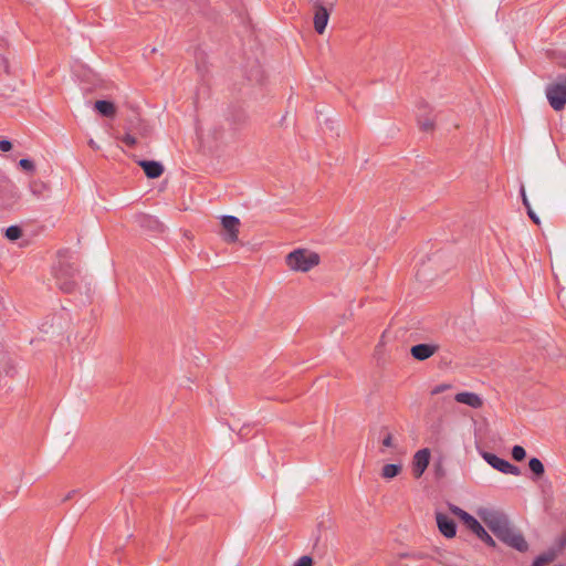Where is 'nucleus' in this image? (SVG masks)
<instances>
[{"instance_id": "obj_15", "label": "nucleus", "mask_w": 566, "mask_h": 566, "mask_svg": "<svg viewBox=\"0 0 566 566\" xmlns=\"http://www.w3.org/2000/svg\"><path fill=\"white\" fill-rule=\"evenodd\" d=\"M94 107L99 114L106 117H111L115 114V106L108 101H96Z\"/></svg>"}, {"instance_id": "obj_33", "label": "nucleus", "mask_w": 566, "mask_h": 566, "mask_svg": "<svg viewBox=\"0 0 566 566\" xmlns=\"http://www.w3.org/2000/svg\"><path fill=\"white\" fill-rule=\"evenodd\" d=\"M7 73L8 72V63L3 55L0 54V73Z\"/></svg>"}, {"instance_id": "obj_31", "label": "nucleus", "mask_w": 566, "mask_h": 566, "mask_svg": "<svg viewBox=\"0 0 566 566\" xmlns=\"http://www.w3.org/2000/svg\"><path fill=\"white\" fill-rule=\"evenodd\" d=\"M458 517H460L464 522L465 525H468L474 518V516H472L464 510Z\"/></svg>"}, {"instance_id": "obj_18", "label": "nucleus", "mask_w": 566, "mask_h": 566, "mask_svg": "<svg viewBox=\"0 0 566 566\" xmlns=\"http://www.w3.org/2000/svg\"><path fill=\"white\" fill-rule=\"evenodd\" d=\"M400 471H401L400 464L389 463V464H385L382 467L381 475L385 479H392V478L397 476Z\"/></svg>"}, {"instance_id": "obj_37", "label": "nucleus", "mask_w": 566, "mask_h": 566, "mask_svg": "<svg viewBox=\"0 0 566 566\" xmlns=\"http://www.w3.org/2000/svg\"><path fill=\"white\" fill-rule=\"evenodd\" d=\"M247 119V115L244 112L240 113L238 119H233L235 123H243Z\"/></svg>"}, {"instance_id": "obj_27", "label": "nucleus", "mask_w": 566, "mask_h": 566, "mask_svg": "<svg viewBox=\"0 0 566 566\" xmlns=\"http://www.w3.org/2000/svg\"><path fill=\"white\" fill-rule=\"evenodd\" d=\"M450 387H451V386H450V385H448V384H440V385H438V386H436V387H433V388H432V390H431V395H438V394H440V392H442V391H444V390L449 389Z\"/></svg>"}, {"instance_id": "obj_40", "label": "nucleus", "mask_w": 566, "mask_h": 566, "mask_svg": "<svg viewBox=\"0 0 566 566\" xmlns=\"http://www.w3.org/2000/svg\"><path fill=\"white\" fill-rule=\"evenodd\" d=\"M90 145H91L92 147H95V143H94L93 140H91V142H90Z\"/></svg>"}, {"instance_id": "obj_3", "label": "nucleus", "mask_w": 566, "mask_h": 566, "mask_svg": "<svg viewBox=\"0 0 566 566\" xmlns=\"http://www.w3.org/2000/svg\"><path fill=\"white\" fill-rule=\"evenodd\" d=\"M548 104L554 111H562L566 105V74H560L545 87Z\"/></svg>"}, {"instance_id": "obj_13", "label": "nucleus", "mask_w": 566, "mask_h": 566, "mask_svg": "<svg viewBox=\"0 0 566 566\" xmlns=\"http://www.w3.org/2000/svg\"><path fill=\"white\" fill-rule=\"evenodd\" d=\"M139 166L144 169L145 175L150 179L158 178L164 172L163 165L155 160H140Z\"/></svg>"}, {"instance_id": "obj_24", "label": "nucleus", "mask_w": 566, "mask_h": 566, "mask_svg": "<svg viewBox=\"0 0 566 566\" xmlns=\"http://www.w3.org/2000/svg\"><path fill=\"white\" fill-rule=\"evenodd\" d=\"M19 166L23 170H27V171H30V172L34 171V169H35L34 163L31 159H29V158L20 159Z\"/></svg>"}, {"instance_id": "obj_36", "label": "nucleus", "mask_w": 566, "mask_h": 566, "mask_svg": "<svg viewBox=\"0 0 566 566\" xmlns=\"http://www.w3.org/2000/svg\"><path fill=\"white\" fill-rule=\"evenodd\" d=\"M450 511L455 515L459 516L463 510L457 505H450Z\"/></svg>"}, {"instance_id": "obj_10", "label": "nucleus", "mask_w": 566, "mask_h": 566, "mask_svg": "<svg viewBox=\"0 0 566 566\" xmlns=\"http://www.w3.org/2000/svg\"><path fill=\"white\" fill-rule=\"evenodd\" d=\"M439 346L436 344H418L411 347L410 353L417 360H426L436 354Z\"/></svg>"}, {"instance_id": "obj_38", "label": "nucleus", "mask_w": 566, "mask_h": 566, "mask_svg": "<svg viewBox=\"0 0 566 566\" xmlns=\"http://www.w3.org/2000/svg\"><path fill=\"white\" fill-rule=\"evenodd\" d=\"M75 493H76V491H75V490H74V491H72V492H70V493L65 496L64 501L72 499V497H73V495H74Z\"/></svg>"}, {"instance_id": "obj_8", "label": "nucleus", "mask_w": 566, "mask_h": 566, "mask_svg": "<svg viewBox=\"0 0 566 566\" xmlns=\"http://www.w3.org/2000/svg\"><path fill=\"white\" fill-rule=\"evenodd\" d=\"M329 13L327 9L321 3H315L314 13V29L318 34H323L328 23Z\"/></svg>"}, {"instance_id": "obj_1", "label": "nucleus", "mask_w": 566, "mask_h": 566, "mask_svg": "<svg viewBox=\"0 0 566 566\" xmlns=\"http://www.w3.org/2000/svg\"><path fill=\"white\" fill-rule=\"evenodd\" d=\"M482 520L490 531L507 546L524 553L528 549V544L523 534L516 531L509 517L499 511H486Z\"/></svg>"}, {"instance_id": "obj_12", "label": "nucleus", "mask_w": 566, "mask_h": 566, "mask_svg": "<svg viewBox=\"0 0 566 566\" xmlns=\"http://www.w3.org/2000/svg\"><path fill=\"white\" fill-rule=\"evenodd\" d=\"M454 400L459 403H463L475 409L482 407L483 405L482 398L479 395L470 391L457 394L454 396Z\"/></svg>"}, {"instance_id": "obj_25", "label": "nucleus", "mask_w": 566, "mask_h": 566, "mask_svg": "<svg viewBox=\"0 0 566 566\" xmlns=\"http://www.w3.org/2000/svg\"><path fill=\"white\" fill-rule=\"evenodd\" d=\"M437 563L442 566H453L449 560V555L447 553H438V557H432Z\"/></svg>"}, {"instance_id": "obj_16", "label": "nucleus", "mask_w": 566, "mask_h": 566, "mask_svg": "<svg viewBox=\"0 0 566 566\" xmlns=\"http://www.w3.org/2000/svg\"><path fill=\"white\" fill-rule=\"evenodd\" d=\"M557 556V552L554 549H548L547 552L538 555L534 558L532 566H545L546 564L553 562Z\"/></svg>"}, {"instance_id": "obj_29", "label": "nucleus", "mask_w": 566, "mask_h": 566, "mask_svg": "<svg viewBox=\"0 0 566 566\" xmlns=\"http://www.w3.org/2000/svg\"><path fill=\"white\" fill-rule=\"evenodd\" d=\"M11 148H12V144L10 140H8V139L0 140V150L1 151L7 153V151L11 150Z\"/></svg>"}, {"instance_id": "obj_39", "label": "nucleus", "mask_w": 566, "mask_h": 566, "mask_svg": "<svg viewBox=\"0 0 566 566\" xmlns=\"http://www.w3.org/2000/svg\"><path fill=\"white\" fill-rule=\"evenodd\" d=\"M424 557H426V555H423V554L418 555V558H424Z\"/></svg>"}, {"instance_id": "obj_21", "label": "nucleus", "mask_w": 566, "mask_h": 566, "mask_svg": "<svg viewBox=\"0 0 566 566\" xmlns=\"http://www.w3.org/2000/svg\"><path fill=\"white\" fill-rule=\"evenodd\" d=\"M22 235V230L18 226H10L6 230V237L11 240H18Z\"/></svg>"}, {"instance_id": "obj_11", "label": "nucleus", "mask_w": 566, "mask_h": 566, "mask_svg": "<svg viewBox=\"0 0 566 566\" xmlns=\"http://www.w3.org/2000/svg\"><path fill=\"white\" fill-rule=\"evenodd\" d=\"M467 526L488 546L495 547L494 539L475 517Z\"/></svg>"}, {"instance_id": "obj_7", "label": "nucleus", "mask_w": 566, "mask_h": 566, "mask_svg": "<svg viewBox=\"0 0 566 566\" xmlns=\"http://www.w3.org/2000/svg\"><path fill=\"white\" fill-rule=\"evenodd\" d=\"M436 521L440 533L447 538H452L457 534V524L447 514L437 513Z\"/></svg>"}, {"instance_id": "obj_26", "label": "nucleus", "mask_w": 566, "mask_h": 566, "mask_svg": "<svg viewBox=\"0 0 566 566\" xmlns=\"http://www.w3.org/2000/svg\"><path fill=\"white\" fill-rule=\"evenodd\" d=\"M313 560L310 556H302L297 559L294 566H312Z\"/></svg>"}, {"instance_id": "obj_20", "label": "nucleus", "mask_w": 566, "mask_h": 566, "mask_svg": "<svg viewBox=\"0 0 566 566\" xmlns=\"http://www.w3.org/2000/svg\"><path fill=\"white\" fill-rule=\"evenodd\" d=\"M528 468L530 470L536 475V476H541L544 474L545 472V468H544V464L542 463V461L537 458H531L530 461H528Z\"/></svg>"}, {"instance_id": "obj_6", "label": "nucleus", "mask_w": 566, "mask_h": 566, "mask_svg": "<svg viewBox=\"0 0 566 566\" xmlns=\"http://www.w3.org/2000/svg\"><path fill=\"white\" fill-rule=\"evenodd\" d=\"M430 461V450L427 448L418 450L412 459V473L415 478H420L426 469L428 468Z\"/></svg>"}, {"instance_id": "obj_32", "label": "nucleus", "mask_w": 566, "mask_h": 566, "mask_svg": "<svg viewBox=\"0 0 566 566\" xmlns=\"http://www.w3.org/2000/svg\"><path fill=\"white\" fill-rule=\"evenodd\" d=\"M558 549L566 547V531L556 541Z\"/></svg>"}, {"instance_id": "obj_5", "label": "nucleus", "mask_w": 566, "mask_h": 566, "mask_svg": "<svg viewBox=\"0 0 566 566\" xmlns=\"http://www.w3.org/2000/svg\"><path fill=\"white\" fill-rule=\"evenodd\" d=\"M482 458L485 460L488 464H490L493 469L497 470L501 473L511 474L515 476L521 474V470L518 467L510 463L507 460L502 459L494 453L484 452L482 454Z\"/></svg>"}, {"instance_id": "obj_23", "label": "nucleus", "mask_w": 566, "mask_h": 566, "mask_svg": "<svg viewBox=\"0 0 566 566\" xmlns=\"http://www.w3.org/2000/svg\"><path fill=\"white\" fill-rule=\"evenodd\" d=\"M512 457L515 461H522L525 459L526 457V451L523 447L521 446H514L512 448Z\"/></svg>"}, {"instance_id": "obj_17", "label": "nucleus", "mask_w": 566, "mask_h": 566, "mask_svg": "<svg viewBox=\"0 0 566 566\" xmlns=\"http://www.w3.org/2000/svg\"><path fill=\"white\" fill-rule=\"evenodd\" d=\"M29 189L33 196L42 198L46 192V185L40 180H33L30 182Z\"/></svg>"}, {"instance_id": "obj_35", "label": "nucleus", "mask_w": 566, "mask_h": 566, "mask_svg": "<svg viewBox=\"0 0 566 566\" xmlns=\"http://www.w3.org/2000/svg\"><path fill=\"white\" fill-rule=\"evenodd\" d=\"M521 195H522V199H523V205L525 206L526 210H528V208H531V205L528 202V199L525 195V190L523 187L521 188Z\"/></svg>"}, {"instance_id": "obj_22", "label": "nucleus", "mask_w": 566, "mask_h": 566, "mask_svg": "<svg viewBox=\"0 0 566 566\" xmlns=\"http://www.w3.org/2000/svg\"><path fill=\"white\" fill-rule=\"evenodd\" d=\"M418 124L424 132L431 130L433 128V120L430 117L418 115Z\"/></svg>"}, {"instance_id": "obj_30", "label": "nucleus", "mask_w": 566, "mask_h": 566, "mask_svg": "<svg viewBox=\"0 0 566 566\" xmlns=\"http://www.w3.org/2000/svg\"><path fill=\"white\" fill-rule=\"evenodd\" d=\"M382 446L386 447V448H392L394 447V441H392V436L391 433H387L382 441H381Z\"/></svg>"}, {"instance_id": "obj_9", "label": "nucleus", "mask_w": 566, "mask_h": 566, "mask_svg": "<svg viewBox=\"0 0 566 566\" xmlns=\"http://www.w3.org/2000/svg\"><path fill=\"white\" fill-rule=\"evenodd\" d=\"M221 224L228 232L227 241L235 242L238 240L240 220L234 216H223L221 218Z\"/></svg>"}, {"instance_id": "obj_34", "label": "nucleus", "mask_w": 566, "mask_h": 566, "mask_svg": "<svg viewBox=\"0 0 566 566\" xmlns=\"http://www.w3.org/2000/svg\"><path fill=\"white\" fill-rule=\"evenodd\" d=\"M528 217L534 221V223L539 224V218L536 216V213L532 210V208H528L527 210Z\"/></svg>"}, {"instance_id": "obj_19", "label": "nucleus", "mask_w": 566, "mask_h": 566, "mask_svg": "<svg viewBox=\"0 0 566 566\" xmlns=\"http://www.w3.org/2000/svg\"><path fill=\"white\" fill-rule=\"evenodd\" d=\"M14 188L13 184L9 178L0 175V199L6 198Z\"/></svg>"}, {"instance_id": "obj_14", "label": "nucleus", "mask_w": 566, "mask_h": 566, "mask_svg": "<svg viewBox=\"0 0 566 566\" xmlns=\"http://www.w3.org/2000/svg\"><path fill=\"white\" fill-rule=\"evenodd\" d=\"M136 222L138 223L139 227L148 229L150 231H161V229H163L161 222L157 218H155L150 214H145V213L137 214Z\"/></svg>"}, {"instance_id": "obj_4", "label": "nucleus", "mask_w": 566, "mask_h": 566, "mask_svg": "<svg viewBox=\"0 0 566 566\" xmlns=\"http://www.w3.org/2000/svg\"><path fill=\"white\" fill-rule=\"evenodd\" d=\"M77 273V269L73 265L60 260L59 266L55 269V277L59 287L65 292L71 293L75 287L74 277Z\"/></svg>"}, {"instance_id": "obj_2", "label": "nucleus", "mask_w": 566, "mask_h": 566, "mask_svg": "<svg viewBox=\"0 0 566 566\" xmlns=\"http://www.w3.org/2000/svg\"><path fill=\"white\" fill-rule=\"evenodd\" d=\"M286 265L295 272H308L319 263V255L306 249H295L285 258Z\"/></svg>"}, {"instance_id": "obj_28", "label": "nucleus", "mask_w": 566, "mask_h": 566, "mask_svg": "<svg viewBox=\"0 0 566 566\" xmlns=\"http://www.w3.org/2000/svg\"><path fill=\"white\" fill-rule=\"evenodd\" d=\"M123 142H124L125 145H127L129 147H133L137 143V139L133 135L126 134L123 137Z\"/></svg>"}]
</instances>
